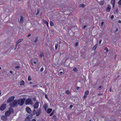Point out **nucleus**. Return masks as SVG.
I'll return each mask as SVG.
<instances>
[{"label": "nucleus", "instance_id": "56", "mask_svg": "<svg viewBox=\"0 0 121 121\" xmlns=\"http://www.w3.org/2000/svg\"><path fill=\"white\" fill-rule=\"evenodd\" d=\"M102 87V86H100L99 87V90H100L101 89L100 88H101Z\"/></svg>", "mask_w": 121, "mask_h": 121}, {"label": "nucleus", "instance_id": "45", "mask_svg": "<svg viewBox=\"0 0 121 121\" xmlns=\"http://www.w3.org/2000/svg\"><path fill=\"white\" fill-rule=\"evenodd\" d=\"M73 105H70V106H69V108H73Z\"/></svg>", "mask_w": 121, "mask_h": 121}, {"label": "nucleus", "instance_id": "35", "mask_svg": "<svg viewBox=\"0 0 121 121\" xmlns=\"http://www.w3.org/2000/svg\"><path fill=\"white\" fill-rule=\"evenodd\" d=\"M115 29H116L115 31H114V32L115 33L117 32L118 31V29L116 27H115Z\"/></svg>", "mask_w": 121, "mask_h": 121}, {"label": "nucleus", "instance_id": "58", "mask_svg": "<svg viewBox=\"0 0 121 121\" xmlns=\"http://www.w3.org/2000/svg\"><path fill=\"white\" fill-rule=\"evenodd\" d=\"M118 22L119 23H121V21L120 20H119L118 21Z\"/></svg>", "mask_w": 121, "mask_h": 121}, {"label": "nucleus", "instance_id": "60", "mask_svg": "<svg viewBox=\"0 0 121 121\" xmlns=\"http://www.w3.org/2000/svg\"><path fill=\"white\" fill-rule=\"evenodd\" d=\"M62 73H63V72H60V74H62Z\"/></svg>", "mask_w": 121, "mask_h": 121}, {"label": "nucleus", "instance_id": "54", "mask_svg": "<svg viewBox=\"0 0 121 121\" xmlns=\"http://www.w3.org/2000/svg\"><path fill=\"white\" fill-rule=\"evenodd\" d=\"M115 11L117 13H118V9H116L115 10Z\"/></svg>", "mask_w": 121, "mask_h": 121}, {"label": "nucleus", "instance_id": "48", "mask_svg": "<svg viewBox=\"0 0 121 121\" xmlns=\"http://www.w3.org/2000/svg\"><path fill=\"white\" fill-rule=\"evenodd\" d=\"M86 27V26H83V27L82 28L83 29H85V28Z\"/></svg>", "mask_w": 121, "mask_h": 121}, {"label": "nucleus", "instance_id": "23", "mask_svg": "<svg viewBox=\"0 0 121 121\" xmlns=\"http://www.w3.org/2000/svg\"><path fill=\"white\" fill-rule=\"evenodd\" d=\"M73 70L75 72H77L78 71V69L75 67H74L73 69Z\"/></svg>", "mask_w": 121, "mask_h": 121}, {"label": "nucleus", "instance_id": "42", "mask_svg": "<svg viewBox=\"0 0 121 121\" xmlns=\"http://www.w3.org/2000/svg\"><path fill=\"white\" fill-rule=\"evenodd\" d=\"M37 86L36 85H33L32 86L34 88V87H35Z\"/></svg>", "mask_w": 121, "mask_h": 121}, {"label": "nucleus", "instance_id": "53", "mask_svg": "<svg viewBox=\"0 0 121 121\" xmlns=\"http://www.w3.org/2000/svg\"><path fill=\"white\" fill-rule=\"evenodd\" d=\"M45 97L46 98H48V96H47V95H45Z\"/></svg>", "mask_w": 121, "mask_h": 121}, {"label": "nucleus", "instance_id": "14", "mask_svg": "<svg viewBox=\"0 0 121 121\" xmlns=\"http://www.w3.org/2000/svg\"><path fill=\"white\" fill-rule=\"evenodd\" d=\"M36 111L35 109H34L32 111V112L31 113V115L32 116H34L35 114H36Z\"/></svg>", "mask_w": 121, "mask_h": 121}, {"label": "nucleus", "instance_id": "59", "mask_svg": "<svg viewBox=\"0 0 121 121\" xmlns=\"http://www.w3.org/2000/svg\"><path fill=\"white\" fill-rule=\"evenodd\" d=\"M19 43L17 41L16 43V45H17Z\"/></svg>", "mask_w": 121, "mask_h": 121}, {"label": "nucleus", "instance_id": "20", "mask_svg": "<svg viewBox=\"0 0 121 121\" xmlns=\"http://www.w3.org/2000/svg\"><path fill=\"white\" fill-rule=\"evenodd\" d=\"M23 18L22 16H21V18L19 22L20 23L22 22L23 21Z\"/></svg>", "mask_w": 121, "mask_h": 121}, {"label": "nucleus", "instance_id": "4", "mask_svg": "<svg viewBox=\"0 0 121 121\" xmlns=\"http://www.w3.org/2000/svg\"><path fill=\"white\" fill-rule=\"evenodd\" d=\"M15 98V97L14 96H12L9 98L7 101V102L8 103H9L12 101H13V100Z\"/></svg>", "mask_w": 121, "mask_h": 121}, {"label": "nucleus", "instance_id": "49", "mask_svg": "<svg viewBox=\"0 0 121 121\" xmlns=\"http://www.w3.org/2000/svg\"><path fill=\"white\" fill-rule=\"evenodd\" d=\"M102 41V40H101H101H100L99 41V44H100V43H101V41Z\"/></svg>", "mask_w": 121, "mask_h": 121}, {"label": "nucleus", "instance_id": "18", "mask_svg": "<svg viewBox=\"0 0 121 121\" xmlns=\"http://www.w3.org/2000/svg\"><path fill=\"white\" fill-rule=\"evenodd\" d=\"M98 45L97 44H96L94 46L93 48V50L94 51H95L96 49V47H97Z\"/></svg>", "mask_w": 121, "mask_h": 121}, {"label": "nucleus", "instance_id": "51", "mask_svg": "<svg viewBox=\"0 0 121 121\" xmlns=\"http://www.w3.org/2000/svg\"><path fill=\"white\" fill-rule=\"evenodd\" d=\"M86 95H85L84 94V97H83V98H86Z\"/></svg>", "mask_w": 121, "mask_h": 121}, {"label": "nucleus", "instance_id": "39", "mask_svg": "<svg viewBox=\"0 0 121 121\" xmlns=\"http://www.w3.org/2000/svg\"><path fill=\"white\" fill-rule=\"evenodd\" d=\"M39 10H37V13H36V15H38L39 14Z\"/></svg>", "mask_w": 121, "mask_h": 121}, {"label": "nucleus", "instance_id": "33", "mask_svg": "<svg viewBox=\"0 0 121 121\" xmlns=\"http://www.w3.org/2000/svg\"><path fill=\"white\" fill-rule=\"evenodd\" d=\"M55 110H54L53 112H52L50 114V116H52V115H53L54 114V113Z\"/></svg>", "mask_w": 121, "mask_h": 121}, {"label": "nucleus", "instance_id": "12", "mask_svg": "<svg viewBox=\"0 0 121 121\" xmlns=\"http://www.w3.org/2000/svg\"><path fill=\"white\" fill-rule=\"evenodd\" d=\"M111 4H112L113 7L114 8L115 3V0H112L111 2Z\"/></svg>", "mask_w": 121, "mask_h": 121}, {"label": "nucleus", "instance_id": "28", "mask_svg": "<svg viewBox=\"0 0 121 121\" xmlns=\"http://www.w3.org/2000/svg\"><path fill=\"white\" fill-rule=\"evenodd\" d=\"M28 80L29 81H30L31 80V76L30 75L28 77Z\"/></svg>", "mask_w": 121, "mask_h": 121}, {"label": "nucleus", "instance_id": "10", "mask_svg": "<svg viewBox=\"0 0 121 121\" xmlns=\"http://www.w3.org/2000/svg\"><path fill=\"white\" fill-rule=\"evenodd\" d=\"M11 114V113L9 111H7L5 113V115L7 116H9Z\"/></svg>", "mask_w": 121, "mask_h": 121}, {"label": "nucleus", "instance_id": "64", "mask_svg": "<svg viewBox=\"0 0 121 121\" xmlns=\"http://www.w3.org/2000/svg\"><path fill=\"white\" fill-rule=\"evenodd\" d=\"M89 121H91V120H90Z\"/></svg>", "mask_w": 121, "mask_h": 121}, {"label": "nucleus", "instance_id": "34", "mask_svg": "<svg viewBox=\"0 0 121 121\" xmlns=\"http://www.w3.org/2000/svg\"><path fill=\"white\" fill-rule=\"evenodd\" d=\"M66 93L68 94H69L70 93L69 91L68 90H67L66 91Z\"/></svg>", "mask_w": 121, "mask_h": 121}, {"label": "nucleus", "instance_id": "55", "mask_svg": "<svg viewBox=\"0 0 121 121\" xmlns=\"http://www.w3.org/2000/svg\"><path fill=\"white\" fill-rule=\"evenodd\" d=\"M31 35L30 34H29L27 36V37H29Z\"/></svg>", "mask_w": 121, "mask_h": 121}, {"label": "nucleus", "instance_id": "32", "mask_svg": "<svg viewBox=\"0 0 121 121\" xmlns=\"http://www.w3.org/2000/svg\"><path fill=\"white\" fill-rule=\"evenodd\" d=\"M38 37H36L34 41V42L35 43H36L38 40Z\"/></svg>", "mask_w": 121, "mask_h": 121}, {"label": "nucleus", "instance_id": "26", "mask_svg": "<svg viewBox=\"0 0 121 121\" xmlns=\"http://www.w3.org/2000/svg\"><path fill=\"white\" fill-rule=\"evenodd\" d=\"M53 118L55 120L54 121H56L57 118L55 115H54L53 116Z\"/></svg>", "mask_w": 121, "mask_h": 121}, {"label": "nucleus", "instance_id": "9", "mask_svg": "<svg viewBox=\"0 0 121 121\" xmlns=\"http://www.w3.org/2000/svg\"><path fill=\"white\" fill-rule=\"evenodd\" d=\"M39 102L37 101L36 102L34 105V109L37 108L39 106Z\"/></svg>", "mask_w": 121, "mask_h": 121}, {"label": "nucleus", "instance_id": "13", "mask_svg": "<svg viewBox=\"0 0 121 121\" xmlns=\"http://www.w3.org/2000/svg\"><path fill=\"white\" fill-rule=\"evenodd\" d=\"M39 56L41 58H42V56H44V54L43 52H41L38 54Z\"/></svg>", "mask_w": 121, "mask_h": 121}, {"label": "nucleus", "instance_id": "61", "mask_svg": "<svg viewBox=\"0 0 121 121\" xmlns=\"http://www.w3.org/2000/svg\"><path fill=\"white\" fill-rule=\"evenodd\" d=\"M34 64H36V61H34Z\"/></svg>", "mask_w": 121, "mask_h": 121}, {"label": "nucleus", "instance_id": "1", "mask_svg": "<svg viewBox=\"0 0 121 121\" xmlns=\"http://www.w3.org/2000/svg\"><path fill=\"white\" fill-rule=\"evenodd\" d=\"M26 100V99L24 98L22 99H20L17 100V105H19L21 106H22Z\"/></svg>", "mask_w": 121, "mask_h": 121}, {"label": "nucleus", "instance_id": "63", "mask_svg": "<svg viewBox=\"0 0 121 121\" xmlns=\"http://www.w3.org/2000/svg\"><path fill=\"white\" fill-rule=\"evenodd\" d=\"M32 84V82H30V83H29L30 84Z\"/></svg>", "mask_w": 121, "mask_h": 121}, {"label": "nucleus", "instance_id": "11", "mask_svg": "<svg viewBox=\"0 0 121 121\" xmlns=\"http://www.w3.org/2000/svg\"><path fill=\"white\" fill-rule=\"evenodd\" d=\"M108 7L106 8V10L108 12H109L110 11L111 9V7L110 6L108 5Z\"/></svg>", "mask_w": 121, "mask_h": 121}, {"label": "nucleus", "instance_id": "2", "mask_svg": "<svg viewBox=\"0 0 121 121\" xmlns=\"http://www.w3.org/2000/svg\"><path fill=\"white\" fill-rule=\"evenodd\" d=\"M17 105V100L15 99L13 100L12 102L10 103L9 104V105L10 107H14L16 105Z\"/></svg>", "mask_w": 121, "mask_h": 121}, {"label": "nucleus", "instance_id": "62", "mask_svg": "<svg viewBox=\"0 0 121 121\" xmlns=\"http://www.w3.org/2000/svg\"><path fill=\"white\" fill-rule=\"evenodd\" d=\"M111 88H110V89H109V91L110 92H111Z\"/></svg>", "mask_w": 121, "mask_h": 121}, {"label": "nucleus", "instance_id": "41", "mask_svg": "<svg viewBox=\"0 0 121 121\" xmlns=\"http://www.w3.org/2000/svg\"><path fill=\"white\" fill-rule=\"evenodd\" d=\"M121 2L120 1H119L118 2V4L120 5H121Z\"/></svg>", "mask_w": 121, "mask_h": 121}, {"label": "nucleus", "instance_id": "21", "mask_svg": "<svg viewBox=\"0 0 121 121\" xmlns=\"http://www.w3.org/2000/svg\"><path fill=\"white\" fill-rule=\"evenodd\" d=\"M25 121H30V119L29 117H27L25 119Z\"/></svg>", "mask_w": 121, "mask_h": 121}, {"label": "nucleus", "instance_id": "7", "mask_svg": "<svg viewBox=\"0 0 121 121\" xmlns=\"http://www.w3.org/2000/svg\"><path fill=\"white\" fill-rule=\"evenodd\" d=\"M26 110L27 112L29 113H30L32 112V111L31 110L30 108L28 107H26Z\"/></svg>", "mask_w": 121, "mask_h": 121}, {"label": "nucleus", "instance_id": "5", "mask_svg": "<svg viewBox=\"0 0 121 121\" xmlns=\"http://www.w3.org/2000/svg\"><path fill=\"white\" fill-rule=\"evenodd\" d=\"M6 107V104H4L0 106V109L1 111H3L5 109Z\"/></svg>", "mask_w": 121, "mask_h": 121}, {"label": "nucleus", "instance_id": "52", "mask_svg": "<svg viewBox=\"0 0 121 121\" xmlns=\"http://www.w3.org/2000/svg\"><path fill=\"white\" fill-rule=\"evenodd\" d=\"M80 89V87H77L76 88V89L77 90H78Z\"/></svg>", "mask_w": 121, "mask_h": 121}, {"label": "nucleus", "instance_id": "3", "mask_svg": "<svg viewBox=\"0 0 121 121\" xmlns=\"http://www.w3.org/2000/svg\"><path fill=\"white\" fill-rule=\"evenodd\" d=\"M32 103L33 102L31 99L28 98L26 100L25 104L26 105L32 104Z\"/></svg>", "mask_w": 121, "mask_h": 121}, {"label": "nucleus", "instance_id": "44", "mask_svg": "<svg viewBox=\"0 0 121 121\" xmlns=\"http://www.w3.org/2000/svg\"><path fill=\"white\" fill-rule=\"evenodd\" d=\"M114 17V16L113 15H112L111 17V18L112 19Z\"/></svg>", "mask_w": 121, "mask_h": 121}, {"label": "nucleus", "instance_id": "17", "mask_svg": "<svg viewBox=\"0 0 121 121\" xmlns=\"http://www.w3.org/2000/svg\"><path fill=\"white\" fill-rule=\"evenodd\" d=\"M85 6V5L83 4H81L79 5L80 7H82V8H84Z\"/></svg>", "mask_w": 121, "mask_h": 121}, {"label": "nucleus", "instance_id": "8", "mask_svg": "<svg viewBox=\"0 0 121 121\" xmlns=\"http://www.w3.org/2000/svg\"><path fill=\"white\" fill-rule=\"evenodd\" d=\"M1 119L3 121H6L7 120V118L5 115L2 116L1 117Z\"/></svg>", "mask_w": 121, "mask_h": 121}, {"label": "nucleus", "instance_id": "37", "mask_svg": "<svg viewBox=\"0 0 121 121\" xmlns=\"http://www.w3.org/2000/svg\"><path fill=\"white\" fill-rule=\"evenodd\" d=\"M46 106H47L46 104H44V105L43 107L44 108V109L45 110H46V108H47Z\"/></svg>", "mask_w": 121, "mask_h": 121}, {"label": "nucleus", "instance_id": "46", "mask_svg": "<svg viewBox=\"0 0 121 121\" xmlns=\"http://www.w3.org/2000/svg\"><path fill=\"white\" fill-rule=\"evenodd\" d=\"M102 94H101L100 93H98L97 94V95H98V96H100Z\"/></svg>", "mask_w": 121, "mask_h": 121}, {"label": "nucleus", "instance_id": "31", "mask_svg": "<svg viewBox=\"0 0 121 121\" xmlns=\"http://www.w3.org/2000/svg\"><path fill=\"white\" fill-rule=\"evenodd\" d=\"M104 50H105L106 51V52H108L109 51L108 49L107 48H105Z\"/></svg>", "mask_w": 121, "mask_h": 121}, {"label": "nucleus", "instance_id": "47", "mask_svg": "<svg viewBox=\"0 0 121 121\" xmlns=\"http://www.w3.org/2000/svg\"><path fill=\"white\" fill-rule=\"evenodd\" d=\"M104 23V22H102L101 23V26H103V25Z\"/></svg>", "mask_w": 121, "mask_h": 121}, {"label": "nucleus", "instance_id": "25", "mask_svg": "<svg viewBox=\"0 0 121 121\" xmlns=\"http://www.w3.org/2000/svg\"><path fill=\"white\" fill-rule=\"evenodd\" d=\"M89 93V91H86L85 92V95H87Z\"/></svg>", "mask_w": 121, "mask_h": 121}, {"label": "nucleus", "instance_id": "15", "mask_svg": "<svg viewBox=\"0 0 121 121\" xmlns=\"http://www.w3.org/2000/svg\"><path fill=\"white\" fill-rule=\"evenodd\" d=\"M9 111L11 113H13L14 112V110L12 108V107H10L9 109Z\"/></svg>", "mask_w": 121, "mask_h": 121}, {"label": "nucleus", "instance_id": "27", "mask_svg": "<svg viewBox=\"0 0 121 121\" xmlns=\"http://www.w3.org/2000/svg\"><path fill=\"white\" fill-rule=\"evenodd\" d=\"M23 40V39H21L18 40L17 41L19 43L21 42Z\"/></svg>", "mask_w": 121, "mask_h": 121}, {"label": "nucleus", "instance_id": "38", "mask_svg": "<svg viewBox=\"0 0 121 121\" xmlns=\"http://www.w3.org/2000/svg\"><path fill=\"white\" fill-rule=\"evenodd\" d=\"M44 69V68L43 67H42V68H41V69H40V71L41 72H42L43 71Z\"/></svg>", "mask_w": 121, "mask_h": 121}, {"label": "nucleus", "instance_id": "24", "mask_svg": "<svg viewBox=\"0 0 121 121\" xmlns=\"http://www.w3.org/2000/svg\"><path fill=\"white\" fill-rule=\"evenodd\" d=\"M24 82L23 81H22L20 83V85H23L24 84Z\"/></svg>", "mask_w": 121, "mask_h": 121}, {"label": "nucleus", "instance_id": "36", "mask_svg": "<svg viewBox=\"0 0 121 121\" xmlns=\"http://www.w3.org/2000/svg\"><path fill=\"white\" fill-rule=\"evenodd\" d=\"M78 42H76L74 44V46L76 47L78 46Z\"/></svg>", "mask_w": 121, "mask_h": 121}, {"label": "nucleus", "instance_id": "57", "mask_svg": "<svg viewBox=\"0 0 121 121\" xmlns=\"http://www.w3.org/2000/svg\"><path fill=\"white\" fill-rule=\"evenodd\" d=\"M32 121H36V120L35 119H34L32 120Z\"/></svg>", "mask_w": 121, "mask_h": 121}, {"label": "nucleus", "instance_id": "19", "mask_svg": "<svg viewBox=\"0 0 121 121\" xmlns=\"http://www.w3.org/2000/svg\"><path fill=\"white\" fill-rule=\"evenodd\" d=\"M104 1L103 0L100 1L99 2V4L100 5H103L104 4Z\"/></svg>", "mask_w": 121, "mask_h": 121}, {"label": "nucleus", "instance_id": "43", "mask_svg": "<svg viewBox=\"0 0 121 121\" xmlns=\"http://www.w3.org/2000/svg\"><path fill=\"white\" fill-rule=\"evenodd\" d=\"M33 100L34 101H35L36 100L35 97H34L33 99Z\"/></svg>", "mask_w": 121, "mask_h": 121}, {"label": "nucleus", "instance_id": "30", "mask_svg": "<svg viewBox=\"0 0 121 121\" xmlns=\"http://www.w3.org/2000/svg\"><path fill=\"white\" fill-rule=\"evenodd\" d=\"M58 44H56L55 45V50H56L58 48Z\"/></svg>", "mask_w": 121, "mask_h": 121}, {"label": "nucleus", "instance_id": "50", "mask_svg": "<svg viewBox=\"0 0 121 121\" xmlns=\"http://www.w3.org/2000/svg\"><path fill=\"white\" fill-rule=\"evenodd\" d=\"M9 73L11 74H13V72L12 71H9Z\"/></svg>", "mask_w": 121, "mask_h": 121}, {"label": "nucleus", "instance_id": "22", "mask_svg": "<svg viewBox=\"0 0 121 121\" xmlns=\"http://www.w3.org/2000/svg\"><path fill=\"white\" fill-rule=\"evenodd\" d=\"M43 22L44 23L46 24L47 27H48V23L47 21L45 20H44Z\"/></svg>", "mask_w": 121, "mask_h": 121}, {"label": "nucleus", "instance_id": "29", "mask_svg": "<svg viewBox=\"0 0 121 121\" xmlns=\"http://www.w3.org/2000/svg\"><path fill=\"white\" fill-rule=\"evenodd\" d=\"M50 24L51 26H52L54 25L53 22L51 21H50Z\"/></svg>", "mask_w": 121, "mask_h": 121}, {"label": "nucleus", "instance_id": "16", "mask_svg": "<svg viewBox=\"0 0 121 121\" xmlns=\"http://www.w3.org/2000/svg\"><path fill=\"white\" fill-rule=\"evenodd\" d=\"M52 111V109L49 108L47 109V112L48 113H50Z\"/></svg>", "mask_w": 121, "mask_h": 121}, {"label": "nucleus", "instance_id": "40", "mask_svg": "<svg viewBox=\"0 0 121 121\" xmlns=\"http://www.w3.org/2000/svg\"><path fill=\"white\" fill-rule=\"evenodd\" d=\"M20 68V66H17L15 67V68L16 69H19Z\"/></svg>", "mask_w": 121, "mask_h": 121}, {"label": "nucleus", "instance_id": "6", "mask_svg": "<svg viewBox=\"0 0 121 121\" xmlns=\"http://www.w3.org/2000/svg\"><path fill=\"white\" fill-rule=\"evenodd\" d=\"M41 112V110L40 109L38 108L36 112V115L37 116H39Z\"/></svg>", "mask_w": 121, "mask_h": 121}]
</instances>
